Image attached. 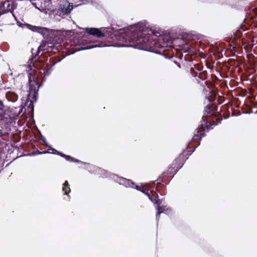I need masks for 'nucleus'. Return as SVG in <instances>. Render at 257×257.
<instances>
[{"label": "nucleus", "instance_id": "nucleus-17", "mask_svg": "<svg viewBox=\"0 0 257 257\" xmlns=\"http://www.w3.org/2000/svg\"><path fill=\"white\" fill-rule=\"evenodd\" d=\"M3 106H4V104H3V102H2V101H1L0 100V108L1 107L3 108Z\"/></svg>", "mask_w": 257, "mask_h": 257}, {"label": "nucleus", "instance_id": "nucleus-3", "mask_svg": "<svg viewBox=\"0 0 257 257\" xmlns=\"http://www.w3.org/2000/svg\"><path fill=\"white\" fill-rule=\"evenodd\" d=\"M22 109L21 106L7 108L4 105L3 108H0L1 121L5 127L4 133L2 134L13 135L14 131L12 132V130L13 128L14 131H16L15 125Z\"/></svg>", "mask_w": 257, "mask_h": 257}, {"label": "nucleus", "instance_id": "nucleus-10", "mask_svg": "<svg viewBox=\"0 0 257 257\" xmlns=\"http://www.w3.org/2000/svg\"><path fill=\"white\" fill-rule=\"evenodd\" d=\"M6 97L9 101L15 102L18 100L19 96L16 92L10 90L6 92Z\"/></svg>", "mask_w": 257, "mask_h": 257}, {"label": "nucleus", "instance_id": "nucleus-1", "mask_svg": "<svg viewBox=\"0 0 257 257\" xmlns=\"http://www.w3.org/2000/svg\"><path fill=\"white\" fill-rule=\"evenodd\" d=\"M48 50L46 44L40 45L38 47L36 54L33 56V61H34V68H32L29 66L28 70L29 79V93L28 94V101L26 105L29 103L28 109L33 110L34 102L38 99V95L39 88L42 85L44 78L50 74L51 67L55 64L53 62V58H50L48 62V58L41 57L39 56L41 51Z\"/></svg>", "mask_w": 257, "mask_h": 257}, {"label": "nucleus", "instance_id": "nucleus-16", "mask_svg": "<svg viewBox=\"0 0 257 257\" xmlns=\"http://www.w3.org/2000/svg\"><path fill=\"white\" fill-rule=\"evenodd\" d=\"M162 213H164L166 214H169L171 212V209L167 206L162 205Z\"/></svg>", "mask_w": 257, "mask_h": 257}, {"label": "nucleus", "instance_id": "nucleus-11", "mask_svg": "<svg viewBox=\"0 0 257 257\" xmlns=\"http://www.w3.org/2000/svg\"><path fill=\"white\" fill-rule=\"evenodd\" d=\"M29 28L34 32H36L39 33L43 35H45L46 34L49 33V30L46 28L41 27H37V26H31Z\"/></svg>", "mask_w": 257, "mask_h": 257}, {"label": "nucleus", "instance_id": "nucleus-4", "mask_svg": "<svg viewBox=\"0 0 257 257\" xmlns=\"http://www.w3.org/2000/svg\"><path fill=\"white\" fill-rule=\"evenodd\" d=\"M172 44L176 45L179 47V50L184 53L190 52V49L186 42L182 39L173 40L169 33L167 34L162 33V48L164 47H171Z\"/></svg>", "mask_w": 257, "mask_h": 257}, {"label": "nucleus", "instance_id": "nucleus-13", "mask_svg": "<svg viewBox=\"0 0 257 257\" xmlns=\"http://www.w3.org/2000/svg\"><path fill=\"white\" fill-rule=\"evenodd\" d=\"M205 136V134L204 130H197L196 133L194 135L193 140L200 141Z\"/></svg>", "mask_w": 257, "mask_h": 257}, {"label": "nucleus", "instance_id": "nucleus-6", "mask_svg": "<svg viewBox=\"0 0 257 257\" xmlns=\"http://www.w3.org/2000/svg\"><path fill=\"white\" fill-rule=\"evenodd\" d=\"M86 32L97 38H105V39H107L108 43L112 42L115 37L113 32L105 28H101L100 29L95 28H86Z\"/></svg>", "mask_w": 257, "mask_h": 257}, {"label": "nucleus", "instance_id": "nucleus-14", "mask_svg": "<svg viewBox=\"0 0 257 257\" xmlns=\"http://www.w3.org/2000/svg\"><path fill=\"white\" fill-rule=\"evenodd\" d=\"M62 190L64 192V195H68L70 192L71 189L70 188V185L69 184V183L67 181H65L63 185V188Z\"/></svg>", "mask_w": 257, "mask_h": 257}, {"label": "nucleus", "instance_id": "nucleus-7", "mask_svg": "<svg viewBox=\"0 0 257 257\" xmlns=\"http://www.w3.org/2000/svg\"><path fill=\"white\" fill-rule=\"evenodd\" d=\"M17 4L13 1L2 0L0 1V15L3 16L9 14L8 18L10 21L14 17H16L14 13V11L17 9Z\"/></svg>", "mask_w": 257, "mask_h": 257}, {"label": "nucleus", "instance_id": "nucleus-21", "mask_svg": "<svg viewBox=\"0 0 257 257\" xmlns=\"http://www.w3.org/2000/svg\"><path fill=\"white\" fill-rule=\"evenodd\" d=\"M1 16H1V15H0V17H1Z\"/></svg>", "mask_w": 257, "mask_h": 257}, {"label": "nucleus", "instance_id": "nucleus-2", "mask_svg": "<svg viewBox=\"0 0 257 257\" xmlns=\"http://www.w3.org/2000/svg\"><path fill=\"white\" fill-rule=\"evenodd\" d=\"M161 36L160 30H155L139 25L132 26L126 34V41L131 46L161 54V43L156 40Z\"/></svg>", "mask_w": 257, "mask_h": 257}, {"label": "nucleus", "instance_id": "nucleus-19", "mask_svg": "<svg viewBox=\"0 0 257 257\" xmlns=\"http://www.w3.org/2000/svg\"><path fill=\"white\" fill-rule=\"evenodd\" d=\"M206 108L208 109H210L209 107H206Z\"/></svg>", "mask_w": 257, "mask_h": 257}, {"label": "nucleus", "instance_id": "nucleus-20", "mask_svg": "<svg viewBox=\"0 0 257 257\" xmlns=\"http://www.w3.org/2000/svg\"><path fill=\"white\" fill-rule=\"evenodd\" d=\"M162 183H163V181H162ZM161 185L162 186L163 185V183L161 184Z\"/></svg>", "mask_w": 257, "mask_h": 257}, {"label": "nucleus", "instance_id": "nucleus-9", "mask_svg": "<svg viewBox=\"0 0 257 257\" xmlns=\"http://www.w3.org/2000/svg\"><path fill=\"white\" fill-rule=\"evenodd\" d=\"M73 9L72 4L69 3L67 1H65L62 4H60L58 10V13L60 14H68L71 12Z\"/></svg>", "mask_w": 257, "mask_h": 257}, {"label": "nucleus", "instance_id": "nucleus-5", "mask_svg": "<svg viewBox=\"0 0 257 257\" xmlns=\"http://www.w3.org/2000/svg\"><path fill=\"white\" fill-rule=\"evenodd\" d=\"M134 188L140 191L148 196L149 199L156 204V208L157 209L156 213V219L158 224L160 214H161L160 200L158 199V194L154 190H151L148 186H139L135 184Z\"/></svg>", "mask_w": 257, "mask_h": 257}, {"label": "nucleus", "instance_id": "nucleus-15", "mask_svg": "<svg viewBox=\"0 0 257 257\" xmlns=\"http://www.w3.org/2000/svg\"><path fill=\"white\" fill-rule=\"evenodd\" d=\"M122 182L126 187L134 188L135 185V183L131 180L125 178L123 179Z\"/></svg>", "mask_w": 257, "mask_h": 257}, {"label": "nucleus", "instance_id": "nucleus-12", "mask_svg": "<svg viewBox=\"0 0 257 257\" xmlns=\"http://www.w3.org/2000/svg\"><path fill=\"white\" fill-rule=\"evenodd\" d=\"M51 150L53 151L52 153L57 154V155L61 156V157L64 158L67 161H70V162H77L78 161L76 159H75L73 157H71L70 156H68V155H65L64 154H62L61 153H60L54 149H51Z\"/></svg>", "mask_w": 257, "mask_h": 257}, {"label": "nucleus", "instance_id": "nucleus-18", "mask_svg": "<svg viewBox=\"0 0 257 257\" xmlns=\"http://www.w3.org/2000/svg\"><path fill=\"white\" fill-rule=\"evenodd\" d=\"M161 55L164 56L166 58H167V56L165 54L162 53Z\"/></svg>", "mask_w": 257, "mask_h": 257}, {"label": "nucleus", "instance_id": "nucleus-8", "mask_svg": "<svg viewBox=\"0 0 257 257\" xmlns=\"http://www.w3.org/2000/svg\"><path fill=\"white\" fill-rule=\"evenodd\" d=\"M184 162V155L183 154L179 155L172 163L171 166L168 168L167 172L162 174V177L168 174H172L174 176L182 167Z\"/></svg>", "mask_w": 257, "mask_h": 257}]
</instances>
